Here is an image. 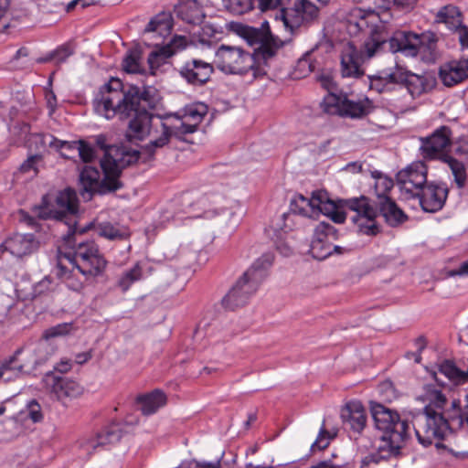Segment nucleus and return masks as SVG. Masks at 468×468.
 Masks as SVG:
<instances>
[{
	"label": "nucleus",
	"instance_id": "nucleus-1",
	"mask_svg": "<svg viewBox=\"0 0 468 468\" xmlns=\"http://www.w3.org/2000/svg\"><path fill=\"white\" fill-rule=\"evenodd\" d=\"M156 90L137 86L125 88L119 79L112 78L101 87L93 100L97 114L112 120L114 117L123 120L131 117L135 109H154L156 105Z\"/></svg>",
	"mask_w": 468,
	"mask_h": 468
},
{
	"label": "nucleus",
	"instance_id": "nucleus-2",
	"mask_svg": "<svg viewBox=\"0 0 468 468\" xmlns=\"http://www.w3.org/2000/svg\"><path fill=\"white\" fill-rule=\"evenodd\" d=\"M345 20L350 36H367L364 42V50L367 58L374 57L388 47L391 36L378 13L356 6L346 12Z\"/></svg>",
	"mask_w": 468,
	"mask_h": 468
},
{
	"label": "nucleus",
	"instance_id": "nucleus-3",
	"mask_svg": "<svg viewBox=\"0 0 468 468\" xmlns=\"http://www.w3.org/2000/svg\"><path fill=\"white\" fill-rule=\"evenodd\" d=\"M451 406L443 411L424 407L413 420V428L418 441L424 447L434 445L436 449H447L443 441L456 431L452 424Z\"/></svg>",
	"mask_w": 468,
	"mask_h": 468
},
{
	"label": "nucleus",
	"instance_id": "nucleus-4",
	"mask_svg": "<svg viewBox=\"0 0 468 468\" xmlns=\"http://www.w3.org/2000/svg\"><path fill=\"white\" fill-rule=\"evenodd\" d=\"M101 167L104 177L101 180V172L98 168L86 165L80 173V194L86 200H90L94 193L106 194L120 189L122 185L119 180L121 168L117 161L106 154L101 160Z\"/></svg>",
	"mask_w": 468,
	"mask_h": 468
},
{
	"label": "nucleus",
	"instance_id": "nucleus-5",
	"mask_svg": "<svg viewBox=\"0 0 468 468\" xmlns=\"http://www.w3.org/2000/svg\"><path fill=\"white\" fill-rule=\"evenodd\" d=\"M371 415L377 430L382 432L380 436L384 445L388 447V454H396L403 447L409 438V423L401 420L399 413L380 403H372Z\"/></svg>",
	"mask_w": 468,
	"mask_h": 468
},
{
	"label": "nucleus",
	"instance_id": "nucleus-6",
	"mask_svg": "<svg viewBox=\"0 0 468 468\" xmlns=\"http://www.w3.org/2000/svg\"><path fill=\"white\" fill-rule=\"evenodd\" d=\"M273 260L271 253H265L257 259L222 299V304L231 310L246 304L266 278Z\"/></svg>",
	"mask_w": 468,
	"mask_h": 468
},
{
	"label": "nucleus",
	"instance_id": "nucleus-7",
	"mask_svg": "<svg viewBox=\"0 0 468 468\" xmlns=\"http://www.w3.org/2000/svg\"><path fill=\"white\" fill-rule=\"evenodd\" d=\"M438 37L431 31L421 34L398 31L388 39V48L392 53L401 52L407 57H417L425 62H434L437 57Z\"/></svg>",
	"mask_w": 468,
	"mask_h": 468
},
{
	"label": "nucleus",
	"instance_id": "nucleus-8",
	"mask_svg": "<svg viewBox=\"0 0 468 468\" xmlns=\"http://www.w3.org/2000/svg\"><path fill=\"white\" fill-rule=\"evenodd\" d=\"M214 62L220 71L227 74L245 75L250 72L252 79H257L267 72L263 63L239 47L221 45L216 51Z\"/></svg>",
	"mask_w": 468,
	"mask_h": 468
},
{
	"label": "nucleus",
	"instance_id": "nucleus-9",
	"mask_svg": "<svg viewBox=\"0 0 468 468\" xmlns=\"http://www.w3.org/2000/svg\"><path fill=\"white\" fill-rule=\"evenodd\" d=\"M58 256H63L69 266L79 270L86 279L101 275L107 265L106 260L93 240L78 242L72 252H62L59 250Z\"/></svg>",
	"mask_w": 468,
	"mask_h": 468
},
{
	"label": "nucleus",
	"instance_id": "nucleus-10",
	"mask_svg": "<svg viewBox=\"0 0 468 468\" xmlns=\"http://www.w3.org/2000/svg\"><path fill=\"white\" fill-rule=\"evenodd\" d=\"M238 32L250 45H258L251 54L266 67L282 46V42L271 33L268 21H263L259 28L240 25Z\"/></svg>",
	"mask_w": 468,
	"mask_h": 468
},
{
	"label": "nucleus",
	"instance_id": "nucleus-11",
	"mask_svg": "<svg viewBox=\"0 0 468 468\" xmlns=\"http://www.w3.org/2000/svg\"><path fill=\"white\" fill-rule=\"evenodd\" d=\"M291 209L303 217L314 218L324 214L335 223L345 222V214L338 210L335 204L328 199L326 193L322 191L314 192L309 198L297 195L291 203Z\"/></svg>",
	"mask_w": 468,
	"mask_h": 468
},
{
	"label": "nucleus",
	"instance_id": "nucleus-12",
	"mask_svg": "<svg viewBox=\"0 0 468 468\" xmlns=\"http://www.w3.org/2000/svg\"><path fill=\"white\" fill-rule=\"evenodd\" d=\"M346 217L357 228V230L366 235H377L379 232V227L377 224L378 211L372 204L370 199L365 196L345 200Z\"/></svg>",
	"mask_w": 468,
	"mask_h": 468
},
{
	"label": "nucleus",
	"instance_id": "nucleus-13",
	"mask_svg": "<svg viewBox=\"0 0 468 468\" xmlns=\"http://www.w3.org/2000/svg\"><path fill=\"white\" fill-rule=\"evenodd\" d=\"M172 136L182 139V132L178 131L173 118L156 115L147 130L146 139L149 140V143L142 148L140 154L144 155L147 159H152L158 149L169 143Z\"/></svg>",
	"mask_w": 468,
	"mask_h": 468
},
{
	"label": "nucleus",
	"instance_id": "nucleus-14",
	"mask_svg": "<svg viewBox=\"0 0 468 468\" xmlns=\"http://www.w3.org/2000/svg\"><path fill=\"white\" fill-rule=\"evenodd\" d=\"M317 16L318 8L309 0H294L292 7L280 10L283 26L292 34L308 27Z\"/></svg>",
	"mask_w": 468,
	"mask_h": 468
},
{
	"label": "nucleus",
	"instance_id": "nucleus-15",
	"mask_svg": "<svg viewBox=\"0 0 468 468\" xmlns=\"http://www.w3.org/2000/svg\"><path fill=\"white\" fill-rule=\"evenodd\" d=\"M427 175L428 166L422 161L413 162L399 171L396 180L401 197L406 200L415 199V197L428 183Z\"/></svg>",
	"mask_w": 468,
	"mask_h": 468
},
{
	"label": "nucleus",
	"instance_id": "nucleus-16",
	"mask_svg": "<svg viewBox=\"0 0 468 468\" xmlns=\"http://www.w3.org/2000/svg\"><path fill=\"white\" fill-rule=\"evenodd\" d=\"M48 197L45 196L42 199V206L39 207L37 215L44 219L55 218L62 221L69 215L74 216L78 210V199L75 191L67 188L60 191L55 199L54 205L48 204Z\"/></svg>",
	"mask_w": 468,
	"mask_h": 468
},
{
	"label": "nucleus",
	"instance_id": "nucleus-17",
	"mask_svg": "<svg viewBox=\"0 0 468 468\" xmlns=\"http://www.w3.org/2000/svg\"><path fill=\"white\" fill-rule=\"evenodd\" d=\"M421 145L420 147V154L427 160H442L446 156V152L452 145V132L447 125H441L435 129L432 133L420 138Z\"/></svg>",
	"mask_w": 468,
	"mask_h": 468
},
{
	"label": "nucleus",
	"instance_id": "nucleus-18",
	"mask_svg": "<svg viewBox=\"0 0 468 468\" xmlns=\"http://www.w3.org/2000/svg\"><path fill=\"white\" fill-rule=\"evenodd\" d=\"M448 193V187L444 184L428 182L415 199H418L423 211L436 213L444 207Z\"/></svg>",
	"mask_w": 468,
	"mask_h": 468
},
{
	"label": "nucleus",
	"instance_id": "nucleus-19",
	"mask_svg": "<svg viewBox=\"0 0 468 468\" xmlns=\"http://www.w3.org/2000/svg\"><path fill=\"white\" fill-rule=\"evenodd\" d=\"M187 39L183 36H174L171 40L165 46L159 47V43L155 42V49L148 56V64L152 74H155L162 65L178 50H182L186 47Z\"/></svg>",
	"mask_w": 468,
	"mask_h": 468
},
{
	"label": "nucleus",
	"instance_id": "nucleus-20",
	"mask_svg": "<svg viewBox=\"0 0 468 468\" xmlns=\"http://www.w3.org/2000/svg\"><path fill=\"white\" fill-rule=\"evenodd\" d=\"M368 59L364 50H357L353 45L346 47L341 53V74L344 78L358 79L365 74L362 65Z\"/></svg>",
	"mask_w": 468,
	"mask_h": 468
},
{
	"label": "nucleus",
	"instance_id": "nucleus-21",
	"mask_svg": "<svg viewBox=\"0 0 468 468\" xmlns=\"http://www.w3.org/2000/svg\"><path fill=\"white\" fill-rule=\"evenodd\" d=\"M122 433L117 425H111L99 432L96 436L83 437L79 440L78 445L87 456H90L98 449L121 440Z\"/></svg>",
	"mask_w": 468,
	"mask_h": 468
},
{
	"label": "nucleus",
	"instance_id": "nucleus-22",
	"mask_svg": "<svg viewBox=\"0 0 468 468\" xmlns=\"http://www.w3.org/2000/svg\"><path fill=\"white\" fill-rule=\"evenodd\" d=\"M214 71L213 66L201 59L186 61L179 69L180 76L189 84L201 86L207 82Z\"/></svg>",
	"mask_w": 468,
	"mask_h": 468
},
{
	"label": "nucleus",
	"instance_id": "nucleus-23",
	"mask_svg": "<svg viewBox=\"0 0 468 468\" xmlns=\"http://www.w3.org/2000/svg\"><path fill=\"white\" fill-rule=\"evenodd\" d=\"M155 116V114L149 112L144 108L135 109L133 112V115L129 117V123L125 133L127 140L133 142L146 139L147 130H149Z\"/></svg>",
	"mask_w": 468,
	"mask_h": 468
},
{
	"label": "nucleus",
	"instance_id": "nucleus-24",
	"mask_svg": "<svg viewBox=\"0 0 468 468\" xmlns=\"http://www.w3.org/2000/svg\"><path fill=\"white\" fill-rule=\"evenodd\" d=\"M409 73L405 67L396 62L394 67L382 69L370 77V88L382 92L388 84H404Z\"/></svg>",
	"mask_w": 468,
	"mask_h": 468
},
{
	"label": "nucleus",
	"instance_id": "nucleus-25",
	"mask_svg": "<svg viewBox=\"0 0 468 468\" xmlns=\"http://www.w3.org/2000/svg\"><path fill=\"white\" fill-rule=\"evenodd\" d=\"M206 114L207 106L199 103L186 107L182 117H173L178 131L182 132V139L185 135L193 133L197 130Z\"/></svg>",
	"mask_w": 468,
	"mask_h": 468
},
{
	"label": "nucleus",
	"instance_id": "nucleus-26",
	"mask_svg": "<svg viewBox=\"0 0 468 468\" xmlns=\"http://www.w3.org/2000/svg\"><path fill=\"white\" fill-rule=\"evenodd\" d=\"M46 383L50 386L52 393L58 399H76L83 393V387L69 378L56 377L53 374L46 376Z\"/></svg>",
	"mask_w": 468,
	"mask_h": 468
},
{
	"label": "nucleus",
	"instance_id": "nucleus-27",
	"mask_svg": "<svg viewBox=\"0 0 468 468\" xmlns=\"http://www.w3.org/2000/svg\"><path fill=\"white\" fill-rule=\"evenodd\" d=\"M0 248L16 258H22L37 250L38 242L33 234H14L7 238Z\"/></svg>",
	"mask_w": 468,
	"mask_h": 468
},
{
	"label": "nucleus",
	"instance_id": "nucleus-28",
	"mask_svg": "<svg viewBox=\"0 0 468 468\" xmlns=\"http://www.w3.org/2000/svg\"><path fill=\"white\" fill-rule=\"evenodd\" d=\"M340 417L344 425L356 432H361L366 427V410L358 400L347 402L342 408Z\"/></svg>",
	"mask_w": 468,
	"mask_h": 468
},
{
	"label": "nucleus",
	"instance_id": "nucleus-29",
	"mask_svg": "<svg viewBox=\"0 0 468 468\" xmlns=\"http://www.w3.org/2000/svg\"><path fill=\"white\" fill-rule=\"evenodd\" d=\"M440 78L445 86H453L468 79V58L453 60L440 69Z\"/></svg>",
	"mask_w": 468,
	"mask_h": 468
},
{
	"label": "nucleus",
	"instance_id": "nucleus-30",
	"mask_svg": "<svg viewBox=\"0 0 468 468\" xmlns=\"http://www.w3.org/2000/svg\"><path fill=\"white\" fill-rule=\"evenodd\" d=\"M323 63V56L319 54L318 48L315 47L304 53V55L297 60L293 75L296 79L305 78L310 73L315 70H320Z\"/></svg>",
	"mask_w": 468,
	"mask_h": 468
},
{
	"label": "nucleus",
	"instance_id": "nucleus-31",
	"mask_svg": "<svg viewBox=\"0 0 468 468\" xmlns=\"http://www.w3.org/2000/svg\"><path fill=\"white\" fill-rule=\"evenodd\" d=\"M176 16L188 24L198 25L206 17L202 5L197 0H185L175 6Z\"/></svg>",
	"mask_w": 468,
	"mask_h": 468
},
{
	"label": "nucleus",
	"instance_id": "nucleus-32",
	"mask_svg": "<svg viewBox=\"0 0 468 468\" xmlns=\"http://www.w3.org/2000/svg\"><path fill=\"white\" fill-rule=\"evenodd\" d=\"M216 197L213 196L211 199L207 195H202L193 201L185 197L184 201L187 203L189 217L210 218L218 215V211L215 207Z\"/></svg>",
	"mask_w": 468,
	"mask_h": 468
},
{
	"label": "nucleus",
	"instance_id": "nucleus-33",
	"mask_svg": "<svg viewBox=\"0 0 468 468\" xmlns=\"http://www.w3.org/2000/svg\"><path fill=\"white\" fill-rule=\"evenodd\" d=\"M172 18L167 14H159L150 20L144 31L147 40L165 39L171 34Z\"/></svg>",
	"mask_w": 468,
	"mask_h": 468
},
{
	"label": "nucleus",
	"instance_id": "nucleus-34",
	"mask_svg": "<svg viewBox=\"0 0 468 468\" xmlns=\"http://www.w3.org/2000/svg\"><path fill=\"white\" fill-rule=\"evenodd\" d=\"M63 256L58 255L57 264V276L66 284V286L74 292H80L84 287V282L88 280L79 270L75 271L76 268L70 266V268L65 264Z\"/></svg>",
	"mask_w": 468,
	"mask_h": 468
},
{
	"label": "nucleus",
	"instance_id": "nucleus-35",
	"mask_svg": "<svg viewBox=\"0 0 468 468\" xmlns=\"http://www.w3.org/2000/svg\"><path fill=\"white\" fill-rule=\"evenodd\" d=\"M374 109V103L367 96L358 98L356 101L343 98L342 117L351 119H361L369 114Z\"/></svg>",
	"mask_w": 468,
	"mask_h": 468
},
{
	"label": "nucleus",
	"instance_id": "nucleus-36",
	"mask_svg": "<svg viewBox=\"0 0 468 468\" xmlns=\"http://www.w3.org/2000/svg\"><path fill=\"white\" fill-rule=\"evenodd\" d=\"M36 144L40 143L43 146L48 145L56 151H61V155L65 158H70L69 154L77 151L79 141H62L51 134H34L32 136Z\"/></svg>",
	"mask_w": 468,
	"mask_h": 468
},
{
	"label": "nucleus",
	"instance_id": "nucleus-37",
	"mask_svg": "<svg viewBox=\"0 0 468 468\" xmlns=\"http://www.w3.org/2000/svg\"><path fill=\"white\" fill-rule=\"evenodd\" d=\"M435 22L444 24L453 33L464 25L462 12L452 5L442 6L439 10L435 16Z\"/></svg>",
	"mask_w": 468,
	"mask_h": 468
},
{
	"label": "nucleus",
	"instance_id": "nucleus-38",
	"mask_svg": "<svg viewBox=\"0 0 468 468\" xmlns=\"http://www.w3.org/2000/svg\"><path fill=\"white\" fill-rule=\"evenodd\" d=\"M22 353V349H17L13 356L0 362V382L9 383L25 375L23 366L18 364V356Z\"/></svg>",
	"mask_w": 468,
	"mask_h": 468
},
{
	"label": "nucleus",
	"instance_id": "nucleus-39",
	"mask_svg": "<svg viewBox=\"0 0 468 468\" xmlns=\"http://www.w3.org/2000/svg\"><path fill=\"white\" fill-rule=\"evenodd\" d=\"M378 204L379 207L378 213L383 216L388 225L395 227L407 220L408 217L406 214L390 197H383Z\"/></svg>",
	"mask_w": 468,
	"mask_h": 468
},
{
	"label": "nucleus",
	"instance_id": "nucleus-40",
	"mask_svg": "<svg viewBox=\"0 0 468 468\" xmlns=\"http://www.w3.org/2000/svg\"><path fill=\"white\" fill-rule=\"evenodd\" d=\"M422 394L419 399L426 403L425 407L438 411H443L447 405V398L443 392L434 384H427L423 386Z\"/></svg>",
	"mask_w": 468,
	"mask_h": 468
},
{
	"label": "nucleus",
	"instance_id": "nucleus-41",
	"mask_svg": "<svg viewBox=\"0 0 468 468\" xmlns=\"http://www.w3.org/2000/svg\"><path fill=\"white\" fill-rule=\"evenodd\" d=\"M136 401L143 414L151 415L166 403V397L164 392L155 389L151 393L139 396Z\"/></svg>",
	"mask_w": 468,
	"mask_h": 468
},
{
	"label": "nucleus",
	"instance_id": "nucleus-42",
	"mask_svg": "<svg viewBox=\"0 0 468 468\" xmlns=\"http://www.w3.org/2000/svg\"><path fill=\"white\" fill-rule=\"evenodd\" d=\"M443 162L448 165L453 177V183L457 188L462 189L465 187L468 179L466 165L452 156H446Z\"/></svg>",
	"mask_w": 468,
	"mask_h": 468
},
{
	"label": "nucleus",
	"instance_id": "nucleus-43",
	"mask_svg": "<svg viewBox=\"0 0 468 468\" xmlns=\"http://www.w3.org/2000/svg\"><path fill=\"white\" fill-rule=\"evenodd\" d=\"M404 84L412 97H418L431 88L430 82L425 76L414 74L410 71Z\"/></svg>",
	"mask_w": 468,
	"mask_h": 468
},
{
	"label": "nucleus",
	"instance_id": "nucleus-44",
	"mask_svg": "<svg viewBox=\"0 0 468 468\" xmlns=\"http://www.w3.org/2000/svg\"><path fill=\"white\" fill-rule=\"evenodd\" d=\"M450 406L452 413L451 416L452 424L455 426L456 430L468 428V396L464 407H462L460 400L456 399L452 400Z\"/></svg>",
	"mask_w": 468,
	"mask_h": 468
},
{
	"label": "nucleus",
	"instance_id": "nucleus-45",
	"mask_svg": "<svg viewBox=\"0 0 468 468\" xmlns=\"http://www.w3.org/2000/svg\"><path fill=\"white\" fill-rule=\"evenodd\" d=\"M143 278V270L140 263L134 264L133 268L125 271L118 279L117 285L124 292L130 287Z\"/></svg>",
	"mask_w": 468,
	"mask_h": 468
},
{
	"label": "nucleus",
	"instance_id": "nucleus-46",
	"mask_svg": "<svg viewBox=\"0 0 468 468\" xmlns=\"http://www.w3.org/2000/svg\"><path fill=\"white\" fill-rule=\"evenodd\" d=\"M96 231L99 236L111 240L125 239L130 235L126 229H119L110 222L100 223L96 228Z\"/></svg>",
	"mask_w": 468,
	"mask_h": 468
},
{
	"label": "nucleus",
	"instance_id": "nucleus-47",
	"mask_svg": "<svg viewBox=\"0 0 468 468\" xmlns=\"http://www.w3.org/2000/svg\"><path fill=\"white\" fill-rule=\"evenodd\" d=\"M342 102L343 98L336 96L333 92H329L324 97L320 106L323 112L327 114L341 116Z\"/></svg>",
	"mask_w": 468,
	"mask_h": 468
},
{
	"label": "nucleus",
	"instance_id": "nucleus-48",
	"mask_svg": "<svg viewBox=\"0 0 468 468\" xmlns=\"http://www.w3.org/2000/svg\"><path fill=\"white\" fill-rule=\"evenodd\" d=\"M35 356L33 363L39 366L45 364L54 353V348L47 340H42L34 348H29Z\"/></svg>",
	"mask_w": 468,
	"mask_h": 468
},
{
	"label": "nucleus",
	"instance_id": "nucleus-49",
	"mask_svg": "<svg viewBox=\"0 0 468 468\" xmlns=\"http://www.w3.org/2000/svg\"><path fill=\"white\" fill-rule=\"evenodd\" d=\"M310 252L314 259L324 260L333 254V244L331 241L322 239H312Z\"/></svg>",
	"mask_w": 468,
	"mask_h": 468
},
{
	"label": "nucleus",
	"instance_id": "nucleus-50",
	"mask_svg": "<svg viewBox=\"0 0 468 468\" xmlns=\"http://www.w3.org/2000/svg\"><path fill=\"white\" fill-rule=\"evenodd\" d=\"M440 372L456 384L464 383L463 370L459 369L449 360H445L441 364Z\"/></svg>",
	"mask_w": 468,
	"mask_h": 468
},
{
	"label": "nucleus",
	"instance_id": "nucleus-51",
	"mask_svg": "<svg viewBox=\"0 0 468 468\" xmlns=\"http://www.w3.org/2000/svg\"><path fill=\"white\" fill-rule=\"evenodd\" d=\"M74 53L72 46L69 43L59 46L57 49L52 51L47 57L39 59L40 62H48L54 60L56 63H63Z\"/></svg>",
	"mask_w": 468,
	"mask_h": 468
},
{
	"label": "nucleus",
	"instance_id": "nucleus-52",
	"mask_svg": "<svg viewBox=\"0 0 468 468\" xmlns=\"http://www.w3.org/2000/svg\"><path fill=\"white\" fill-rule=\"evenodd\" d=\"M224 7L234 15H242L250 11L254 0H222Z\"/></svg>",
	"mask_w": 468,
	"mask_h": 468
},
{
	"label": "nucleus",
	"instance_id": "nucleus-53",
	"mask_svg": "<svg viewBox=\"0 0 468 468\" xmlns=\"http://www.w3.org/2000/svg\"><path fill=\"white\" fill-rule=\"evenodd\" d=\"M336 238L335 229L329 223L320 222L314 229L313 239H322L323 241H332Z\"/></svg>",
	"mask_w": 468,
	"mask_h": 468
},
{
	"label": "nucleus",
	"instance_id": "nucleus-54",
	"mask_svg": "<svg viewBox=\"0 0 468 468\" xmlns=\"http://www.w3.org/2000/svg\"><path fill=\"white\" fill-rule=\"evenodd\" d=\"M394 186L393 180L385 176H378L375 180V193L378 198V201H381L383 197H389L388 193L392 189Z\"/></svg>",
	"mask_w": 468,
	"mask_h": 468
},
{
	"label": "nucleus",
	"instance_id": "nucleus-55",
	"mask_svg": "<svg viewBox=\"0 0 468 468\" xmlns=\"http://www.w3.org/2000/svg\"><path fill=\"white\" fill-rule=\"evenodd\" d=\"M42 162L40 154H32L20 165L19 172L28 175L29 177L36 176L38 173V165Z\"/></svg>",
	"mask_w": 468,
	"mask_h": 468
},
{
	"label": "nucleus",
	"instance_id": "nucleus-56",
	"mask_svg": "<svg viewBox=\"0 0 468 468\" xmlns=\"http://www.w3.org/2000/svg\"><path fill=\"white\" fill-rule=\"evenodd\" d=\"M381 452L378 453H372L366 456L362 462L360 468H378L380 462H386V459L390 455L388 450L379 449Z\"/></svg>",
	"mask_w": 468,
	"mask_h": 468
},
{
	"label": "nucleus",
	"instance_id": "nucleus-57",
	"mask_svg": "<svg viewBox=\"0 0 468 468\" xmlns=\"http://www.w3.org/2000/svg\"><path fill=\"white\" fill-rule=\"evenodd\" d=\"M139 53L137 51H129L122 60L123 69L130 73L140 71Z\"/></svg>",
	"mask_w": 468,
	"mask_h": 468
},
{
	"label": "nucleus",
	"instance_id": "nucleus-58",
	"mask_svg": "<svg viewBox=\"0 0 468 468\" xmlns=\"http://www.w3.org/2000/svg\"><path fill=\"white\" fill-rule=\"evenodd\" d=\"M334 438L333 435H331L324 427V422L323 423L320 431L318 433V436L316 440L313 442L311 445V451L314 452L315 450H324L325 449L329 443L330 441Z\"/></svg>",
	"mask_w": 468,
	"mask_h": 468
},
{
	"label": "nucleus",
	"instance_id": "nucleus-59",
	"mask_svg": "<svg viewBox=\"0 0 468 468\" xmlns=\"http://www.w3.org/2000/svg\"><path fill=\"white\" fill-rule=\"evenodd\" d=\"M77 152L82 162L90 163L93 161L96 156V153L94 147L90 144L84 140H79Z\"/></svg>",
	"mask_w": 468,
	"mask_h": 468
},
{
	"label": "nucleus",
	"instance_id": "nucleus-60",
	"mask_svg": "<svg viewBox=\"0 0 468 468\" xmlns=\"http://www.w3.org/2000/svg\"><path fill=\"white\" fill-rule=\"evenodd\" d=\"M71 328H72L71 324H68V323L58 324L55 326H52V327L47 329L43 333V338L45 340L48 341V339L53 338V337L66 335L67 334L69 333Z\"/></svg>",
	"mask_w": 468,
	"mask_h": 468
},
{
	"label": "nucleus",
	"instance_id": "nucleus-61",
	"mask_svg": "<svg viewBox=\"0 0 468 468\" xmlns=\"http://www.w3.org/2000/svg\"><path fill=\"white\" fill-rule=\"evenodd\" d=\"M34 360L35 356L29 348L25 350V357L23 360H20L18 358L19 366H23L24 374H29L31 371L35 370L37 367H39L38 364L33 363Z\"/></svg>",
	"mask_w": 468,
	"mask_h": 468
},
{
	"label": "nucleus",
	"instance_id": "nucleus-62",
	"mask_svg": "<svg viewBox=\"0 0 468 468\" xmlns=\"http://www.w3.org/2000/svg\"><path fill=\"white\" fill-rule=\"evenodd\" d=\"M259 8L261 11L282 8L285 6L290 0H257Z\"/></svg>",
	"mask_w": 468,
	"mask_h": 468
},
{
	"label": "nucleus",
	"instance_id": "nucleus-63",
	"mask_svg": "<svg viewBox=\"0 0 468 468\" xmlns=\"http://www.w3.org/2000/svg\"><path fill=\"white\" fill-rule=\"evenodd\" d=\"M317 80L321 86L329 92H333V90H336L335 83L330 74H322Z\"/></svg>",
	"mask_w": 468,
	"mask_h": 468
},
{
	"label": "nucleus",
	"instance_id": "nucleus-64",
	"mask_svg": "<svg viewBox=\"0 0 468 468\" xmlns=\"http://www.w3.org/2000/svg\"><path fill=\"white\" fill-rule=\"evenodd\" d=\"M463 49H468V27L463 25L455 32Z\"/></svg>",
	"mask_w": 468,
	"mask_h": 468
}]
</instances>
